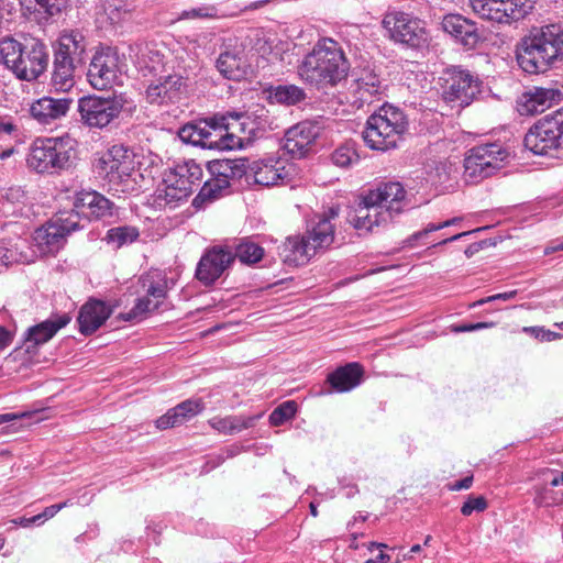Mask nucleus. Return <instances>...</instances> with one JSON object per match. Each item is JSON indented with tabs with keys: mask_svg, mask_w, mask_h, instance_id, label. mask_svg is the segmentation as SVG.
I'll list each match as a JSON object with an SVG mask.
<instances>
[{
	"mask_svg": "<svg viewBox=\"0 0 563 563\" xmlns=\"http://www.w3.org/2000/svg\"><path fill=\"white\" fill-rule=\"evenodd\" d=\"M350 71V62L342 46L331 37L317 41L297 66L300 80L317 90L335 87Z\"/></svg>",
	"mask_w": 563,
	"mask_h": 563,
	"instance_id": "f257e3e1",
	"label": "nucleus"
},
{
	"mask_svg": "<svg viewBox=\"0 0 563 563\" xmlns=\"http://www.w3.org/2000/svg\"><path fill=\"white\" fill-rule=\"evenodd\" d=\"M563 57V27L545 25L523 37L517 51L519 66L529 74L544 73Z\"/></svg>",
	"mask_w": 563,
	"mask_h": 563,
	"instance_id": "f03ea898",
	"label": "nucleus"
},
{
	"mask_svg": "<svg viewBox=\"0 0 563 563\" xmlns=\"http://www.w3.org/2000/svg\"><path fill=\"white\" fill-rule=\"evenodd\" d=\"M0 64L4 65L18 79L36 80L48 66L46 45L32 38L26 43L5 36L0 40Z\"/></svg>",
	"mask_w": 563,
	"mask_h": 563,
	"instance_id": "7ed1b4c3",
	"label": "nucleus"
},
{
	"mask_svg": "<svg viewBox=\"0 0 563 563\" xmlns=\"http://www.w3.org/2000/svg\"><path fill=\"white\" fill-rule=\"evenodd\" d=\"M407 126L408 122L401 110L384 104L368 117L363 139L372 150L385 152L397 147Z\"/></svg>",
	"mask_w": 563,
	"mask_h": 563,
	"instance_id": "20e7f679",
	"label": "nucleus"
},
{
	"mask_svg": "<svg viewBox=\"0 0 563 563\" xmlns=\"http://www.w3.org/2000/svg\"><path fill=\"white\" fill-rule=\"evenodd\" d=\"M135 154L122 144H115L99 154L93 167L100 178L115 190L126 191L131 188L135 173Z\"/></svg>",
	"mask_w": 563,
	"mask_h": 563,
	"instance_id": "39448f33",
	"label": "nucleus"
},
{
	"mask_svg": "<svg viewBox=\"0 0 563 563\" xmlns=\"http://www.w3.org/2000/svg\"><path fill=\"white\" fill-rule=\"evenodd\" d=\"M382 26L386 31L385 36L394 44L416 51L429 46L430 34L426 22L412 14L387 12L382 20Z\"/></svg>",
	"mask_w": 563,
	"mask_h": 563,
	"instance_id": "423d86ee",
	"label": "nucleus"
},
{
	"mask_svg": "<svg viewBox=\"0 0 563 563\" xmlns=\"http://www.w3.org/2000/svg\"><path fill=\"white\" fill-rule=\"evenodd\" d=\"M523 144L536 155H549L563 147V109L534 123L526 134Z\"/></svg>",
	"mask_w": 563,
	"mask_h": 563,
	"instance_id": "0eeeda50",
	"label": "nucleus"
},
{
	"mask_svg": "<svg viewBox=\"0 0 563 563\" xmlns=\"http://www.w3.org/2000/svg\"><path fill=\"white\" fill-rule=\"evenodd\" d=\"M209 172L212 178L203 184L194 203L218 198L219 192L227 189L231 180L249 175L250 162L247 158L212 161L209 164Z\"/></svg>",
	"mask_w": 563,
	"mask_h": 563,
	"instance_id": "6e6552de",
	"label": "nucleus"
},
{
	"mask_svg": "<svg viewBox=\"0 0 563 563\" xmlns=\"http://www.w3.org/2000/svg\"><path fill=\"white\" fill-rule=\"evenodd\" d=\"M70 157V150L66 148L62 139H37L31 146L26 162L37 173H53L66 168Z\"/></svg>",
	"mask_w": 563,
	"mask_h": 563,
	"instance_id": "1a4fd4ad",
	"label": "nucleus"
},
{
	"mask_svg": "<svg viewBox=\"0 0 563 563\" xmlns=\"http://www.w3.org/2000/svg\"><path fill=\"white\" fill-rule=\"evenodd\" d=\"M123 109L121 99L103 98L96 95L85 96L78 100L80 121L90 129L107 128Z\"/></svg>",
	"mask_w": 563,
	"mask_h": 563,
	"instance_id": "9d476101",
	"label": "nucleus"
},
{
	"mask_svg": "<svg viewBox=\"0 0 563 563\" xmlns=\"http://www.w3.org/2000/svg\"><path fill=\"white\" fill-rule=\"evenodd\" d=\"M227 117L214 115L196 123H188L179 130V137L194 145L214 148L224 147L227 144L220 143L228 129Z\"/></svg>",
	"mask_w": 563,
	"mask_h": 563,
	"instance_id": "9b49d317",
	"label": "nucleus"
},
{
	"mask_svg": "<svg viewBox=\"0 0 563 563\" xmlns=\"http://www.w3.org/2000/svg\"><path fill=\"white\" fill-rule=\"evenodd\" d=\"M121 73L120 56L108 47L95 53L89 64L87 78L95 89L104 90L117 84Z\"/></svg>",
	"mask_w": 563,
	"mask_h": 563,
	"instance_id": "f8f14e48",
	"label": "nucleus"
},
{
	"mask_svg": "<svg viewBox=\"0 0 563 563\" xmlns=\"http://www.w3.org/2000/svg\"><path fill=\"white\" fill-rule=\"evenodd\" d=\"M478 92V80L470 71L457 67L449 70L443 88V99L446 102L466 107Z\"/></svg>",
	"mask_w": 563,
	"mask_h": 563,
	"instance_id": "ddd939ff",
	"label": "nucleus"
},
{
	"mask_svg": "<svg viewBox=\"0 0 563 563\" xmlns=\"http://www.w3.org/2000/svg\"><path fill=\"white\" fill-rule=\"evenodd\" d=\"M234 255L229 246H213L200 258L196 277L203 285H212L224 271L233 263Z\"/></svg>",
	"mask_w": 563,
	"mask_h": 563,
	"instance_id": "4468645a",
	"label": "nucleus"
},
{
	"mask_svg": "<svg viewBox=\"0 0 563 563\" xmlns=\"http://www.w3.org/2000/svg\"><path fill=\"white\" fill-rule=\"evenodd\" d=\"M292 165L283 158H264L250 163V175L257 185L269 187L285 185L290 180Z\"/></svg>",
	"mask_w": 563,
	"mask_h": 563,
	"instance_id": "2eb2a0df",
	"label": "nucleus"
},
{
	"mask_svg": "<svg viewBox=\"0 0 563 563\" xmlns=\"http://www.w3.org/2000/svg\"><path fill=\"white\" fill-rule=\"evenodd\" d=\"M442 30L448 33L455 43L466 49H474L485 40L484 32L475 22L461 14H446L441 22Z\"/></svg>",
	"mask_w": 563,
	"mask_h": 563,
	"instance_id": "dca6fc26",
	"label": "nucleus"
},
{
	"mask_svg": "<svg viewBox=\"0 0 563 563\" xmlns=\"http://www.w3.org/2000/svg\"><path fill=\"white\" fill-rule=\"evenodd\" d=\"M320 135V126L312 121H301L285 133L284 148L292 156L301 158L311 150Z\"/></svg>",
	"mask_w": 563,
	"mask_h": 563,
	"instance_id": "f3484780",
	"label": "nucleus"
},
{
	"mask_svg": "<svg viewBox=\"0 0 563 563\" xmlns=\"http://www.w3.org/2000/svg\"><path fill=\"white\" fill-rule=\"evenodd\" d=\"M367 195L368 201L378 203L383 210L389 213L391 220L408 207L406 190L398 181L380 184L375 189L369 190Z\"/></svg>",
	"mask_w": 563,
	"mask_h": 563,
	"instance_id": "a211bd4d",
	"label": "nucleus"
},
{
	"mask_svg": "<svg viewBox=\"0 0 563 563\" xmlns=\"http://www.w3.org/2000/svg\"><path fill=\"white\" fill-rule=\"evenodd\" d=\"M87 43L81 32L65 30L55 41L54 59L74 65H82L86 57Z\"/></svg>",
	"mask_w": 563,
	"mask_h": 563,
	"instance_id": "6ab92c4d",
	"label": "nucleus"
},
{
	"mask_svg": "<svg viewBox=\"0 0 563 563\" xmlns=\"http://www.w3.org/2000/svg\"><path fill=\"white\" fill-rule=\"evenodd\" d=\"M391 221L386 210H383L378 203L368 201L367 194L362 197L354 216L350 219L356 230L365 232L373 231L375 227H385Z\"/></svg>",
	"mask_w": 563,
	"mask_h": 563,
	"instance_id": "aec40b11",
	"label": "nucleus"
},
{
	"mask_svg": "<svg viewBox=\"0 0 563 563\" xmlns=\"http://www.w3.org/2000/svg\"><path fill=\"white\" fill-rule=\"evenodd\" d=\"M493 143H486L470 150L464 159V176L470 183H477L493 172Z\"/></svg>",
	"mask_w": 563,
	"mask_h": 563,
	"instance_id": "412c9836",
	"label": "nucleus"
},
{
	"mask_svg": "<svg viewBox=\"0 0 563 563\" xmlns=\"http://www.w3.org/2000/svg\"><path fill=\"white\" fill-rule=\"evenodd\" d=\"M73 206L79 213L96 220L111 217L114 210V203L95 190L76 192Z\"/></svg>",
	"mask_w": 563,
	"mask_h": 563,
	"instance_id": "4be33fe9",
	"label": "nucleus"
},
{
	"mask_svg": "<svg viewBox=\"0 0 563 563\" xmlns=\"http://www.w3.org/2000/svg\"><path fill=\"white\" fill-rule=\"evenodd\" d=\"M73 99L43 97L31 104L30 113L41 124H51L64 117L70 109Z\"/></svg>",
	"mask_w": 563,
	"mask_h": 563,
	"instance_id": "5701e85b",
	"label": "nucleus"
},
{
	"mask_svg": "<svg viewBox=\"0 0 563 563\" xmlns=\"http://www.w3.org/2000/svg\"><path fill=\"white\" fill-rule=\"evenodd\" d=\"M112 309L104 301L91 299L79 311L77 322L80 333L90 335L95 333L111 316Z\"/></svg>",
	"mask_w": 563,
	"mask_h": 563,
	"instance_id": "b1692460",
	"label": "nucleus"
},
{
	"mask_svg": "<svg viewBox=\"0 0 563 563\" xmlns=\"http://www.w3.org/2000/svg\"><path fill=\"white\" fill-rule=\"evenodd\" d=\"M336 217L338 212L334 209H330L327 213L318 217V221L305 233L316 254L328 249L333 243L335 225L332 223V220Z\"/></svg>",
	"mask_w": 563,
	"mask_h": 563,
	"instance_id": "393cba45",
	"label": "nucleus"
},
{
	"mask_svg": "<svg viewBox=\"0 0 563 563\" xmlns=\"http://www.w3.org/2000/svg\"><path fill=\"white\" fill-rule=\"evenodd\" d=\"M203 408L205 406L199 399L185 400L169 409L165 415L161 416L155 421V424L159 430L180 426L200 413Z\"/></svg>",
	"mask_w": 563,
	"mask_h": 563,
	"instance_id": "a878e982",
	"label": "nucleus"
},
{
	"mask_svg": "<svg viewBox=\"0 0 563 563\" xmlns=\"http://www.w3.org/2000/svg\"><path fill=\"white\" fill-rule=\"evenodd\" d=\"M282 255L285 264L301 266L306 265L316 255V252L303 234L287 238L283 244Z\"/></svg>",
	"mask_w": 563,
	"mask_h": 563,
	"instance_id": "bb28decb",
	"label": "nucleus"
},
{
	"mask_svg": "<svg viewBox=\"0 0 563 563\" xmlns=\"http://www.w3.org/2000/svg\"><path fill=\"white\" fill-rule=\"evenodd\" d=\"M363 367L358 363H349L330 373L327 383L332 391L346 393L357 387L363 377Z\"/></svg>",
	"mask_w": 563,
	"mask_h": 563,
	"instance_id": "cd10ccee",
	"label": "nucleus"
},
{
	"mask_svg": "<svg viewBox=\"0 0 563 563\" xmlns=\"http://www.w3.org/2000/svg\"><path fill=\"white\" fill-rule=\"evenodd\" d=\"M133 11V3L126 0H102L96 8V19L101 25H114L130 19Z\"/></svg>",
	"mask_w": 563,
	"mask_h": 563,
	"instance_id": "c85d7f7f",
	"label": "nucleus"
},
{
	"mask_svg": "<svg viewBox=\"0 0 563 563\" xmlns=\"http://www.w3.org/2000/svg\"><path fill=\"white\" fill-rule=\"evenodd\" d=\"M69 322L70 317L66 313L53 316L49 319L31 327L26 333V342H31L34 345L44 344Z\"/></svg>",
	"mask_w": 563,
	"mask_h": 563,
	"instance_id": "c756f323",
	"label": "nucleus"
},
{
	"mask_svg": "<svg viewBox=\"0 0 563 563\" xmlns=\"http://www.w3.org/2000/svg\"><path fill=\"white\" fill-rule=\"evenodd\" d=\"M34 245L41 255L57 253L65 244L66 236L49 221L33 235Z\"/></svg>",
	"mask_w": 563,
	"mask_h": 563,
	"instance_id": "7c9ffc66",
	"label": "nucleus"
},
{
	"mask_svg": "<svg viewBox=\"0 0 563 563\" xmlns=\"http://www.w3.org/2000/svg\"><path fill=\"white\" fill-rule=\"evenodd\" d=\"M532 9L530 0H495V23L510 24Z\"/></svg>",
	"mask_w": 563,
	"mask_h": 563,
	"instance_id": "2f4dec72",
	"label": "nucleus"
},
{
	"mask_svg": "<svg viewBox=\"0 0 563 563\" xmlns=\"http://www.w3.org/2000/svg\"><path fill=\"white\" fill-rule=\"evenodd\" d=\"M25 240L16 239L14 244L11 241L0 242V268L8 267L13 263H29L34 260L33 254L26 252Z\"/></svg>",
	"mask_w": 563,
	"mask_h": 563,
	"instance_id": "473e14b6",
	"label": "nucleus"
},
{
	"mask_svg": "<svg viewBox=\"0 0 563 563\" xmlns=\"http://www.w3.org/2000/svg\"><path fill=\"white\" fill-rule=\"evenodd\" d=\"M383 91L382 82L374 74H367L356 80L353 103L361 108L371 104Z\"/></svg>",
	"mask_w": 563,
	"mask_h": 563,
	"instance_id": "72a5a7b5",
	"label": "nucleus"
},
{
	"mask_svg": "<svg viewBox=\"0 0 563 563\" xmlns=\"http://www.w3.org/2000/svg\"><path fill=\"white\" fill-rule=\"evenodd\" d=\"M559 96L560 91L556 89L536 87L525 95V108L532 114L543 112Z\"/></svg>",
	"mask_w": 563,
	"mask_h": 563,
	"instance_id": "f704fd0d",
	"label": "nucleus"
},
{
	"mask_svg": "<svg viewBox=\"0 0 563 563\" xmlns=\"http://www.w3.org/2000/svg\"><path fill=\"white\" fill-rule=\"evenodd\" d=\"M141 287L148 297L162 305L167 296V278L161 271H151L139 279Z\"/></svg>",
	"mask_w": 563,
	"mask_h": 563,
	"instance_id": "c9c22d12",
	"label": "nucleus"
},
{
	"mask_svg": "<svg viewBox=\"0 0 563 563\" xmlns=\"http://www.w3.org/2000/svg\"><path fill=\"white\" fill-rule=\"evenodd\" d=\"M256 417L227 416L213 417L208 422L222 434H235L254 426Z\"/></svg>",
	"mask_w": 563,
	"mask_h": 563,
	"instance_id": "e433bc0d",
	"label": "nucleus"
},
{
	"mask_svg": "<svg viewBox=\"0 0 563 563\" xmlns=\"http://www.w3.org/2000/svg\"><path fill=\"white\" fill-rule=\"evenodd\" d=\"M52 86L58 91H69L75 85V69L77 65L54 59Z\"/></svg>",
	"mask_w": 563,
	"mask_h": 563,
	"instance_id": "4c0bfd02",
	"label": "nucleus"
},
{
	"mask_svg": "<svg viewBox=\"0 0 563 563\" xmlns=\"http://www.w3.org/2000/svg\"><path fill=\"white\" fill-rule=\"evenodd\" d=\"M187 196L178 187L172 186L166 178L155 191L154 201L159 207L176 208L179 202L186 201Z\"/></svg>",
	"mask_w": 563,
	"mask_h": 563,
	"instance_id": "58836bf2",
	"label": "nucleus"
},
{
	"mask_svg": "<svg viewBox=\"0 0 563 563\" xmlns=\"http://www.w3.org/2000/svg\"><path fill=\"white\" fill-rule=\"evenodd\" d=\"M217 68L223 77L239 80L244 75L241 57L232 52H223L217 59Z\"/></svg>",
	"mask_w": 563,
	"mask_h": 563,
	"instance_id": "ea45409f",
	"label": "nucleus"
},
{
	"mask_svg": "<svg viewBox=\"0 0 563 563\" xmlns=\"http://www.w3.org/2000/svg\"><path fill=\"white\" fill-rule=\"evenodd\" d=\"M62 233L67 238L71 232L81 230L84 225L81 224L80 213L77 209L64 210L57 212L51 220Z\"/></svg>",
	"mask_w": 563,
	"mask_h": 563,
	"instance_id": "a19ab883",
	"label": "nucleus"
},
{
	"mask_svg": "<svg viewBox=\"0 0 563 563\" xmlns=\"http://www.w3.org/2000/svg\"><path fill=\"white\" fill-rule=\"evenodd\" d=\"M140 235L139 229L132 225L115 227L108 230L104 240L108 244L120 249L126 244L133 243Z\"/></svg>",
	"mask_w": 563,
	"mask_h": 563,
	"instance_id": "79ce46f5",
	"label": "nucleus"
},
{
	"mask_svg": "<svg viewBox=\"0 0 563 563\" xmlns=\"http://www.w3.org/2000/svg\"><path fill=\"white\" fill-rule=\"evenodd\" d=\"M234 258L238 257L244 264H255L264 256V249L247 239L241 240L235 246Z\"/></svg>",
	"mask_w": 563,
	"mask_h": 563,
	"instance_id": "37998d69",
	"label": "nucleus"
},
{
	"mask_svg": "<svg viewBox=\"0 0 563 563\" xmlns=\"http://www.w3.org/2000/svg\"><path fill=\"white\" fill-rule=\"evenodd\" d=\"M292 44L289 41H283L276 36H266L263 44L258 47L263 55H267L272 59H284V54L289 52Z\"/></svg>",
	"mask_w": 563,
	"mask_h": 563,
	"instance_id": "c03bdc74",
	"label": "nucleus"
},
{
	"mask_svg": "<svg viewBox=\"0 0 563 563\" xmlns=\"http://www.w3.org/2000/svg\"><path fill=\"white\" fill-rule=\"evenodd\" d=\"M159 303L147 295L136 300L134 307L126 313H121L120 317L124 321H139L144 319L147 313L159 308Z\"/></svg>",
	"mask_w": 563,
	"mask_h": 563,
	"instance_id": "a18cd8bd",
	"label": "nucleus"
},
{
	"mask_svg": "<svg viewBox=\"0 0 563 563\" xmlns=\"http://www.w3.org/2000/svg\"><path fill=\"white\" fill-rule=\"evenodd\" d=\"M216 4H201L196 8L183 10L179 20H219L224 18Z\"/></svg>",
	"mask_w": 563,
	"mask_h": 563,
	"instance_id": "49530a36",
	"label": "nucleus"
},
{
	"mask_svg": "<svg viewBox=\"0 0 563 563\" xmlns=\"http://www.w3.org/2000/svg\"><path fill=\"white\" fill-rule=\"evenodd\" d=\"M178 170L179 178L184 179L192 189L200 186L202 180V167L195 161H186L175 166Z\"/></svg>",
	"mask_w": 563,
	"mask_h": 563,
	"instance_id": "de8ad7c7",
	"label": "nucleus"
},
{
	"mask_svg": "<svg viewBox=\"0 0 563 563\" xmlns=\"http://www.w3.org/2000/svg\"><path fill=\"white\" fill-rule=\"evenodd\" d=\"M273 98L279 103L292 106L302 101L306 92L295 85L278 86L273 92Z\"/></svg>",
	"mask_w": 563,
	"mask_h": 563,
	"instance_id": "09e8293b",
	"label": "nucleus"
},
{
	"mask_svg": "<svg viewBox=\"0 0 563 563\" xmlns=\"http://www.w3.org/2000/svg\"><path fill=\"white\" fill-rule=\"evenodd\" d=\"M331 159L334 165L346 168L356 164L360 156L353 143H345L334 150Z\"/></svg>",
	"mask_w": 563,
	"mask_h": 563,
	"instance_id": "8fccbe9b",
	"label": "nucleus"
},
{
	"mask_svg": "<svg viewBox=\"0 0 563 563\" xmlns=\"http://www.w3.org/2000/svg\"><path fill=\"white\" fill-rule=\"evenodd\" d=\"M164 93L167 95L168 102H175L179 99L183 89L186 87V80L181 75H169L163 79Z\"/></svg>",
	"mask_w": 563,
	"mask_h": 563,
	"instance_id": "3c124183",
	"label": "nucleus"
},
{
	"mask_svg": "<svg viewBox=\"0 0 563 563\" xmlns=\"http://www.w3.org/2000/svg\"><path fill=\"white\" fill-rule=\"evenodd\" d=\"M297 411V405L292 400H288L279 405L269 415V422L273 426H280L285 421L291 419Z\"/></svg>",
	"mask_w": 563,
	"mask_h": 563,
	"instance_id": "603ef678",
	"label": "nucleus"
},
{
	"mask_svg": "<svg viewBox=\"0 0 563 563\" xmlns=\"http://www.w3.org/2000/svg\"><path fill=\"white\" fill-rule=\"evenodd\" d=\"M183 49L185 52H189L188 54V63L184 65V70L194 71L198 68V54L196 49L199 47L198 41L186 37L184 42H181Z\"/></svg>",
	"mask_w": 563,
	"mask_h": 563,
	"instance_id": "864d4df0",
	"label": "nucleus"
},
{
	"mask_svg": "<svg viewBox=\"0 0 563 563\" xmlns=\"http://www.w3.org/2000/svg\"><path fill=\"white\" fill-rule=\"evenodd\" d=\"M488 507L487 500L483 496L470 495L461 507L463 516H471L473 512H482Z\"/></svg>",
	"mask_w": 563,
	"mask_h": 563,
	"instance_id": "5fc2aeb1",
	"label": "nucleus"
},
{
	"mask_svg": "<svg viewBox=\"0 0 563 563\" xmlns=\"http://www.w3.org/2000/svg\"><path fill=\"white\" fill-rule=\"evenodd\" d=\"M536 490V497H534V503L538 505V506H552V505H555V504H560L562 503L563 500V497H556L552 490H550L549 488H547L545 486H537L534 488Z\"/></svg>",
	"mask_w": 563,
	"mask_h": 563,
	"instance_id": "6e6d98bb",
	"label": "nucleus"
},
{
	"mask_svg": "<svg viewBox=\"0 0 563 563\" xmlns=\"http://www.w3.org/2000/svg\"><path fill=\"white\" fill-rule=\"evenodd\" d=\"M165 88L162 79L155 84H151L146 89L147 100L151 103H167V95L164 93Z\"/></svg>",
	"mask_w": 563,
	"mask_h": 563,
	"instance_id": "4d7b16f0",
	"label": "nucleus"
},
{
	"mask_svg": "<svg viewBox=\"0 0 563 563\" xmlns=\"http://www.w3.org/2000/svg\"><path fill=\"white\" fill-rule=\"evenodd\" d=\"M457 221L456 218L452 219V220H448V221H444L442 223H439V224H428V227L422 230V231H418L416 233H413L412 235H410L407 240H406V244L408 246H413L416 244V241H418L419 239L426 236L428 233H431V232H434V231H438L440 229H443L445 227H449L451 224H455V222Z\"/></svg>",
	"mask_w": 563,
	"mask_h": 563,
	"instance_id": "13d9d810",
	"label": "nucleus"
},
{
	"mask_svg": "<svg viewBox=\"0 0 563 563\" xmlns=\"http://www.w3.org/2000/svg\"><path fill=\"white\" fill-rule=\"evenodd\" d=\"M68 0H35L38 10L53 16L59 13L67 4Z\"/></svg>",
	"mask_w": 563,
	"mask_h": 563,
	"instance_id": "bf43d9fd",
	"label": "nucleus"
},
{
	"mask_svg": "<svg viewBox=\"0 0 563 563\" xmlns=\"http://www.w3.org/2000/svg\"><path fill=\"white\" fill-rule=\"evenodd\" d=\"M475 14L482 19L490 20L493 13V0H470Z\"/></svg>",
	"mask_w": 563,
	"mask_h": 563,
	"instance_id": "052dcab7",
	"label": "nucleus"
},
{
	"mask_svg": "<svg viewBox=\"0 0 563 563\" xmlns=\"http://www.w3.org/2000/svg\"><path fill=\"white\" fill-rule=\"evenodd\" d=\"M164 178L169 181L172 186L178 187L181 189V191L189 197L192 192V188L181 178H179L178 170L176 167L169 169L167 173H165Z\"/></svg>",
	"mask_w": 563,
	"mask_h": 563,
	"instance_id": "680f3d73",
	"label": "nucleus"
},
{
	"mask_svg": "<svg viewBox=\"0 0 563 563\" xmlns=\"http://www.w3.org/2000/svg\"><path fill=\"white\" fill-rule=\"evenodd\" d=\"M70 504H71L70 500H66L64 503L46 507L43 510V512L35 516V520L37 521V525H42L46 520L53 518L58 511H60L65 507L69 506Z\"/></svg>",
	"mask_w": 563,
	"mask_h": 563,
	"instance_id": "e2e57ef3",
	"label": "nucleus"
},
{
	"mask_svg": "<svg viewBox=\"0 0 563 563\" xmlns=\"http://www.w3.org/2000/svg\"><path fill=\"white\" fill-rule=\"evenodd\" d=\"M455 169L451 163H442L439 166V184L446 186L454 176Z\"/></svg>",
	"mask_w": 563,
	"mask_h": 563,
	"instance_id": "0e129e2a",
	"label": "nucleus"
},
{
	"mask_svg": "<svg viewBox=\"0 0 563 563\" xmlns=\"http://www.w3.org/2000/svg\"><path fill=\"white\" fill-rule=\"evenodd\" d=\"M490 325H492L490 321L467 322V323H463L461 325H455L452 328V330L456 333L470 332V331L486 329V328H489Z\"/></svg>",
	"mask_w": 563,
	"mask_h": 563,
	"instance_id": "69168bd1",
	"label": "nucleus"
},
{
	"mask_svg": "<svg viewBox=\"0 0 563 563\" xmlns=\"http://www.w3.org/2000/svg\"><path fill=\"white\" fill-rule=\"evenodd\" d=\"M18 130L13 121L7 117H0V137L11 135Z\"/></svg>",
	"mask_w": 563,
	"mask_h": 563,
	"instance_id": "338daca9",
	"label": "nucleus"
},
{
	"mask_svg": "<svg viewBox=\"0 0 563 563\" xmlns=\"http://www.w3.org/2000/svg\"><path fill=\"white\" fill-rule=\"evenodd\" d=\"M473 484V476H466L461 481H456L452 484L448 485L449 490L459 492L463 489H468Z\"/></svg>",
	"mask_w": 563,
	"mask_h": 563,
	"instance_id": "774afa93",
	"label": "nucleus"
}]
</instances>
